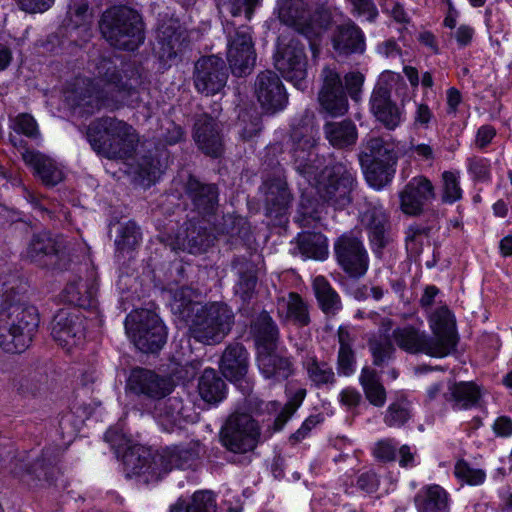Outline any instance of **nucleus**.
I'll return each mask as SVG.
<instances>
[{"mask_svg": "<svg viewBox=\"0 0 512 512\" xmlns=\"http://www.w3.org/2000/svg\"><path fill=\"white\" fill-rule=\"evenodd\" d=\"M279 19L308 40L313 57H316L323 27L315 21L305 0H283L279 5Z\"/></svg>", "mask_w": 512, "mask_h": 512, "instance_id": "13", "label": "nucleus"}, {"mask_svg": "<svg viewBox=\"0 0 512 512\" xmlns=\"http://www.w3.org/2000/svg\"><path fill=\"white\" fill-rule=\"evenodd\" d=\"M397 161H368L360 162L364 169L365 178L368 184L374 188L380 189L387 185L395 174V164Z\"/></svg>", "mask_w": 512, "mask_h": 512, "instance_id": "48", "label": "nucleus"}, {"mask_svg": "<svg viewBox=\"0 0 512 512\" xmlns=\"http://www.w3.org/2000/svg\"><path fill=\"white\" fill-rule=\"evenodd\" d=\"M336 259L340 267L350 276H363L369 265V257L362 240L353 233L341 235L334 244Z\"/></svg>", "mask_w": 512, "mask_h": 512, "instance_id": "17", "label": "nucleus"}, {"mask_svg": "<svg viewBox=\"0 0 512 512\" xmlns=\"http://www.w3.org/2000/svg\"><path fill=\"white\" fill-rule=\"evenodd\" d=\"M96 287L94 284L83 282L81 278L75 277L69 280L60 298L63 302L75 305L80 308H88L94 305Z\"/></svg>", "mask_w": 512, "mask_h": 512, "instance_id": "44", "label": "nucleus"}, {"mask_svg": "<svg viewBox=\"0 0 512 512\" xmlns=\"http://www.w3.org/2000/svg\"><path fill=\"white\" fill-rule=\"evenodd\" d=\"M26 282L16 275L0 274V348L7 353L25 351L39 325V317L34 306L24 302Z\"/></svg>", "mask_w": 512, "mask_h": 512, "instance_id": "2", "label": "nucleus"}, {"mask_svg": "<svg viewBox=\"0 0 512 512\" xmlns=\"http://www.w3.org/2000/svg\"><path fill=\"white\" fill-rule=\"evenodd\" d=\"M374 456L383 462H391L396 458V444L392 439L377 442L374 448Z\"/></svg>", "mask_w": 512, "mask_h": 512, "instance_id": "64", "label": "nucleus"}, {"mask_svg": "<svg viewBox=\"0 0 512 512\" xmlns=\"http://www.w3.org/2000/svg\"><path fill=\"white\" fill-rule=\"evenodd\" d=\"M198 393L208 404H218L226 396L227 385L215 369L206 368L198 379Z\"/></svg>", "mask_w": 512, "mask_h": 512, "instance_id": "43", "label": "nucleus"}, {"mask_svg": "<svg viewBox=\"0 0 512 512\" xmlns=\"http://www.w3.org/2000/svg\"><path fill=\"white\" fill-rule=\"evenodd\" d=\"M368 347L373 357V364L383 366L393 358L395 347L388 336L372 337L368 340Z\"/></svg>", "mask_w": 512, "mask_h": 512, "instance_id": "52", "label": "nucleus"}, {"mask_svg": "<svg viewBox=\"0 0 512 512\" xmlns=\"http://www.w3.org/2000/svg\"><path fill=\"white\" fill-rule=\"evenodd\" d=\"M186 371L178 363L172 364L168 375L162 376V410L170 422H176L181 415L183 404L179 397H168L175 386L185 378Z\"/></svg>", "mask_w": 512, "mask_h": 512, "instance_id": "37", "label": "nucleus"}, {"mask_svg": "<svg viewBox=\"0 0 512 512\" xmlns=\"http://www.w3.org/2000/svg\"><path fill=\"white\" fill-rule=\"evenodd\" d=\"M254 93L262 109L270 114L282 110L288 102L284 85L272 70H264L257 75Z\"/></svg>", "mask_w": 512, "mask_h": 512, "instance_id": "20", "label": "nucleus"}, {"mask_svg": "<svg viewBox=\"0 0 512 512\" xmlns=\"http://www.w3.org/2000/svg\"><path fill=\"white\" fill-rule=\"evenodd\" d=\"M186 512H216V501L213 492L197 491L191 502L186 506Z\"/></svg>", "mask_w": 512, "mask_h": 512, "instance_id": "58", "label": "nucleus"}, {"mask_svg": "<svg viewBox=\"0 0 512 512\" xmlns=\"http://www.w3.org/2000/svg\"><path fill=\"white\" fill-rule=\"evenodd\" d=\"M182 233L167 239L166 245L173 251L187 250L191 254L206 252L216 239L213 232L202 221H188Z\"/></svg>", "mask_w": 512, "mask_h": 512, "instance_id": "25", "label": "nucleus"}, {"mask_svg": "<svg viewBox=\"0 0 512 512\" xmlns=\"http://www.w3.org/2000/svg\"><path fill=\"white\" fill-rule=\"evenodd\" d=\"M454 474L458 479H461L470 485H478L485 479V473L483 470L471 468L464 460H459L456 463Z\"/></svg>", "mask_w": 512, "mask_h": 512, "instance_id": "59", "label": "nucleus"}, {"mask_svg": "<svg viewBox=\"0 0 512 512\" xmlns=\"http://www.w3.org/2000/svg\"><path fill=\"white\" fill-rule=\"evenodd\" d=\"M58 446L45 447L40 456H33L31 452L23 451L15 454L7 452L11 474L21 482L32 487L40 481L50 482L57 472V464L61 456Z\"/></svg>", "mask_w": 512, "mask_h": 512, "instance_id": "8", "label": "nucleus"}, {"mask_svg": "<svg viewBox=\"0 0 512 512\" xmlns=\"http://www.w3.org/2000/svg\"><path fill=\"white\" fill-rule=\"evenodd\" d=\"M323 130L328 142L337 149H346L355 145L358 138L357 127L350 119L327 122Z\"/></svg>", "mask_w": 512, "mask_h": 512, "instance_id": "42", "label": "nucleus"}, {"mask_svg": "<svg viewBox=\"0 0 512 512\" xmlns=\"http://www.w3.org/2000/svg\"><path fill=\"white\" fill-rule=\"evenodd\" d=\"M11 128L15 132L30 138L35 137L38 134V126L35 119L33 116L27 113H21L17 115L12 120Z\"/></svg>", "mask_w": 512, "mask_h": 512, "instance_id": "60", "label": "nucleus"}, {"mask_svg": "<svg viewBox=\"0 0 512 512\" xmlns=\"http://www.w3.org/2000/svg\"><path fill=\"white\" fill-rule=\"evenodd\" d=\"M411 417L409 402L406 399H399L391 403L385 413L384 422L389 427H400Z\"/></svg>", "mask_w": 512, "mask_h": 512, "instance_id": "54", "label": "nucleus"}, {"mask_svg": "<svg viewBox=\"0 0 512 512\" xmlns=\"http://www.w3.org/2000/svg\"><path fill=\"white\" fill-rule=\"evenodd\" d=\"M126 389L143 399L144 409L154 413L160 404V377L155 371L136 367L131 370Z\"/></svg>", "mask_w": 512, "mask_h": 512, "instance_id": "24", "label": "nucleus"}, {"mask_svg": "<svg viewBox=\"0 0 512 512\" xmlns=\"http://www.w3.org/2000/svg\"><path fill=\"white\" fill-rule=\"evenodd\" d=\"M188 44L187 30L178 19H170L165 23L162 30V68L178 63Z\"/></svg>", "mask_w": 512, "mask_h": 512, "instance_id": "28", "label": "nucleus"}, {"mask_svg": "<svg viewBox=\"0 0 512 512\" xmlns=\"http://www.w3.org/2000/svg\"><path fill=\"white\" fill-rule=\"evenodd\" d=\"M273 58L274 66L282 77L293 83L295 87L304 89L308 66L304 44L295 37L287 42L280 39Z\"/></svg>", "mask_w": 512, "mask_h": 512, "instance_id": "11", "label": "nucleus"}, {"mask_svg": "<svg viewBox=\"0 0 512 512\" xmlns=\"http://www.w3.org/2000/svg\"><path fill=\"white\" fill-rule=\"evenodd\" d=\"M444 182V202L453 203L461 198V188L454 173L445 171L442 175Z\"/></svg>", "mask_w": 512, "mask_h": 512, "instance_id": "62", "label": "nucleus"}, {"mask_svg": "<svg viewBox=\"0 0 512 512\" xmlns=\"http://www.w3.org/2000/svg\"><path fill=\"white\" fill-rule=\"evenodd\" d=\"M120 458L127 477H141L146 484L158 482L160 474L150 447L135 443Z\"/></svg>", "mask_w": 512, "mask_h": 512, "instance_id": "22", "label": "nucleus"}, {"mask_svg": "<svg viewBox=\"0 0 512 512\" xmlns=\"http://www.w3.org/2000/svg\"><path fill=\"white\" fill-rule=\"evenodd\" d=\"M99 28L110 46L125 51H134L145 40L141 15L127 6H114L101 16Z\"/></svg>", "mask_w": 512, "mask_h": 512, "instance_id": "5", "label": "nucleus"}, {"mask_svg": "<svg viewBox=\"0 0 512 512\" xmlns=\"http://www.w3.org/2000/svg\"><path fill=\"white\" fill-rule=\"evenodd\" d=\"M431 322L434 333L431 339L444 357L455 349L458 342L454 316L446 306H442L433 313Z\"/></svg>", "mask_w": 512, "mask_h": 512, "instance_id": "29", "label": "nucleus"}, {"mask_svg": "<svg viewBox=\"0 0 512 512\" xmlns=\"http://www.w3.org/2000/svg\"><path fill=\"white\" fill-rule=\"evenodd\" d=\"M193 460V453L180 447H167L162 451V472H170L174 468H184Z\"/></svg>", "mask_w": 512, "mask_h": 512, "instance_id": "53", "label": "nucleus"}, {"mask_svg": "<svg viewBox=\"0 0 512 512\" xmlns=\"http://www.w3.org/2000/svg\"><path fill=\"white\" fill-rule=\"evenodd\" d=\"M251 334L254 338L257 353L277 350L279 329L267 311H262L251 323Z\"/></svg>", "mask_w": 512, "mask_h": 512, "instance_id": "38", "label": "nucleus"}, {"mask_svg": "<svg viewBox=\"0 0 512 512\" xmlns=\"http://www.w3.org/2000/svg\"><path fill=\"white\" fill-rule=\"evenodd\" d=\"M314 180L319 198L328 206L343 210L353 202V192L358 182L357 172L351 163L329 164Z\"/></svg>", "mask_w": 512, "mask_h": 512, "instance_id": "7", "label": "nucleus"}, {"mask_svg": "<svg viewBox=\"0 0 512 512\" xmlns=\"http://www.w3.org/2000/svg\"><path fill=\"white\" fill-rule=\"evenodd\" d=\"M276 309L278 317L283 321H291L299 327L310 324L308 304L298 293L290 292L287 297H279L276 302Z\"/></svg>", "mask_w": 512, "mask_h": 512, "instance_id": "39", "label": "nucleus"}, {"mask_svg": "<svg viewBox=\"0 0 512 512\" xmlns=\"http://www.w3.org/2000/svg\"><path fill=\"white\" fill-rule=\"evenodd\" d=\"M171 312L189 327L190 336L205 345L221 343L234 325V313L224 302L205 305L193 300V291L182 287L173 293Z\"/></svg>", "mask_w": 512, "mask_h": 512, "instance_id": "3", "label": "nucleus"}, {"mask_svg": "<svg viewBox=\"0 0 512 512\" xmlns=\"http://www.w3.org/2000/svg\"><path fill=\"white\" fill-rule=\"evenodd\" d=\"M443 398L451 403L453 409H469L478 405L481 392L473 382H454L448 386Z\"/></svg>", "mask_w": 512, "mask_h": 512, "instance_id": "40", "label": "nucleus"}, {"mask_svg": "<svg viewBox=\"0 0 512 512\" xmlns=\"http://www.w3.org/2000/svg\"><path fill=\"white\" fill-rule=\"evenodd\" d=\"M307 372L310 380L316 386L333 384L335 382V374L332 367L326 362H320L315 358L308 362Z\"/></svg>", "mask_w": 512, "mask_h": 512, "instance_id": "55", "label": "nucleus"}, {"mask_svg": "<svg viewBox=\"0 0 512 512\" xmlns=\"http://www.w3.org/2000/svg\"><path fill=\"white\" fill-rule=\"evenodd\" d=\"M332 43L334 50L345 56L361 54L366 47L363 31L350 19L335 28Z\"/></svg>", "mask_w": 512, "mask_h": 512, "instance_id": "33", "label": "nucleus"}, {"mask_svg": "<svg viewBox=\"0 0 512 512\" xmlns=\"http://www.w3.org/2000/svg\"><path fill=\"white\" fill-rule=\"evenodd\" d=\"M257 365L266 379H272L275 382L288 379L294 372L291 359L277 353V350L257 353Z\"/></svg>", "mask_w": 512, "mask_h": 512, "instance_id": "36", "label": "nucleus"}, {"mask_svg": "<svg viewBox=\"0 0 512 512\" xmlns=\"http://www.w3.org/2000/svg\"><path fill=\"white\" fill-rule=\"evenodd\" d=\"M313 289L317 303L326 316H335L342 309L339 294L332 288L323 276H317L313 281Z\"/></svg>", "mask_w": 512, "mask_h": 512, "instance_id": "46", "label": "nucleus"}, {"mask_svg": "<svg viewBox=\"0 0 512 512\" xmlns=\"http://www.w3.org/2000/svg\"><path fill=\"white\" fill-rule=\"evenodd\" d=\"M125 329L140 351H160V318L155 311L141 309L131 312L125 319Z\"/></svg>", "mask_w": 512, "mask_h": 512, "instance_id": "12", "label": "nucleus"}, {"mask_svg": "<svg viewBox=\"0 0 512 512\" xmlns=\"http://www.w3.org/2000/svg\"><path fill=\"white\" fill-rule=\"evenodd\" d=\"M141 232L139 227L133 221L121 224L115 239L116 252L118 254L129 253L140 243Z\"/></svg>", "mask_w": 512, "mask_h": 512, "instance_id": "51", "label": "nucleus"}, {"mask_svg": "<svg viewBox=\"0 0 512 512\" xmlns=\"http://www.w3.org/2000/svg\"><path fill=\"white\" fill-rule=\"evenodd\" d=\"M236 127L242 141H253L260 136L263 130L262 117L255 109L243 110L239 113Z\"/></svg>", "mask_w": 512, "mask_h": 512, "instance_id": "50", "label": "nucleus"}, {"mask_svg": "<svg viewBox=\"0 0 512 512\" xmlns=\"http://www.w3.org/2000/svg\"><path fill=\"white\" fill-rule=\"evenodd\" d=\"M218 103L214 104L212 114L206 112L195 117L193 126V139L205 155L217 158L224 150L223 134L220 123L217 121L221 111Z\"/></svg>", "mask_w": 512, "mask_h": 512, "instance_id": "15", "label": "nucleus"}, {"mask_svg": "<svg viewBox=\"0 0 512 512\" xmlns=\"http://www.w3.org/2000/svg\"><path fill=\"white\" fill-rule=\"evenodd\" d=\"M392 336L398 347L408 353H425L433 357H443V352L437 349L433 340L414 327L397 328Z\"/></svg>", "mask_w": 512, "mask_h": 512, "instance_id": "35", "label": "nucleus"}, {"mask_svg": "<svg viewBox=\"0 0 512 512\" xmlns=\"http://www.w3.org/2000/svg\"><path fill=\"white\" fill-rule=\"evenodd\" d=\"M298 248L306 258L323 260L328 254L327 239L321 233L303 232L298 236Z\"/></svg>", "mask_w": 512, "mask_h": 512, "instance_id": "49", "label": "nucleus"}, {"mask_svg": "<svg viewBox=\"0 0 512 512\" xmlns=\"http://www.w3.org/2000/svg\"><path fill=\"white\" fill-rule=\"evenodd\" d=\"M97 83L83 76L75 77L65 92L69 106L79 114L92 115L101 108L117 109L140 84V75L132 63L118 68L114 59L100 56L88 65Z\"/></svg>", "mask_w": 512, "mask_h": 512, "instance_id": "1", "label": "nucleus"}, {"mask_svg": "<svg viewBox=\"0 0 512 512\" xmlns=\"http://www.w3.org/2000/svg\"><path fill=\"white\" fill-rule=\"evenodd\" d=\"M185 192L195 210L203 216L212 215L218 208L219 190L216 184L205 183L189 175Z\"/></svg>", "mask_w": 512, "mask_h": 512, "instance_id": "30", "label": "nucleus"}, {"mask_svg": "<svg viewBox=\"0 0 512 512\" xmlns=\"http://www.w3.org/2000/svg\"><path fill=\"white\" fill-rule=\"evenodd\" d=\"M84 316L77 308L60 309L51 322V335L63 349L70 351L85 338Z\"/></svg>", "mask_w": 512, "mask_h": 512, "instance_id": "16", "label": "nucleus"}, {"mask_svg": "<svg viewBox=\"0 0 512 512\" xmlns=\"http://www.w3.org/2000/svg\"><path fill=\"white\" fill-rule=\"evenodd\" d=\"M265 187V214L276 225L286 221V213L292 196L287 182L275 177L264 182Z\"/></svg>", "mask_w": 512, "mask_h": 512, "instance_id": "27", "label": "nucleus"}, {"mask_svg": "<svg viewBox=\"0 0 512 512\" xmlns=\"http://www.w3.org/2000/svg\"><path fill=\"white\" fill-rule=\"evenodd\" d=\"M418 512H448L449 499L447 492L439 485H431L421 489L414 498Z\"/></svg>", "mask_w": 512, "mask_h": 512, "instance_id": "45", "label": "nucleus"}, {"mask_svg": "<svg viewBox=\"0 0 512 512\" xmlns=\"http://www.w3.org/2000/svg\"><path fill=\"white\" fill-rule=\"evenodd\" d=\"M193 79L198 92L207 96L219 93L228 79L224 60L215 55L201 57L195 63Z\"/></svg>", "mask_w": 512, "mask_h": 512, "instance_id": "18", "label": "nucleus"}, {"mask_svg": "<svg viewBox=\"0 0 512 512\" xmlns=\"http://www.w3.org/2000/svg\"><path fill=\"white\" fill-rule=\"evenodd\" d=\"M81 132L98 155L107 159H127L133 155L139 142L135 129L115 117H99Z\"/></svg>", "mask_w": 512, "mask_h": 512, "instance_id": "4", "label": "nucleus"}, {"mask_svg": "<svg viewBox=\"0 0 512 512\" xmlns=\"http://www.w3.org/2000/svg\"><path fill=\"white\" fill-rule=\"evenodd\" d=\"M104 439L110 444L117 458H120L125 450H128L130 446L135 444L120 426L110 427L104 434Z\"/></svg>", "mask_w": 512, "mask_h": 512, "instance_id": "56", "label": "nucleus"}, {"mask_svg": "<svg viewBox=\"0 0 512 512\" xmlns=\"http://www.w3.org/2000/svg\"><path fill=\"white\" fill-rule=\"evenodd\" d=\"M261 0H223L221 5L233 17L244 14L247 20H250L255 8L260 4Z\"/></svg>", "mask_w": 512, "mask_h": 512, "instance_id": "57", "label": "nucleus"}, {"mask_svg": "<svg viewBox=\"0 0 512 512\" xmlns=\"http://www.w3.org/2000/svg\"><path fill=\"white\" fill-rule=\"evenodd\" d=\"M380 160L397 161L395 144L383 137L368 135L361 144L359 162Z\"/></svg>", "mask_w": 512, "mask_h": 512, "instance_id": "41", "label": "nucleus"}, {"mask_svg": "<svg viewBox=\"0 0 512 512\" xmlns=\"http://www.w3.org/2000/svg\"><path fill=\"white\" fill-rule=\"evenodd\" d=\"M231 272L236 277L235 294L243 302H249L255 294L258 268L254 260L246 256H235L231 261Z\"/></svg>", "mask_w": 512, "mask_h": 512, "instance_id": "32", "label": "nucleus"}, {"mask_svg": "<svg viewBox=\"0 0 512 512\" xmlns=\"http://www.w3.org/2000/svg\"><path fill=\"white\" fill-rule=\"evenodd\" d=\"M25 257L39 266L58 270L67 269L70 262L65 239L46 231L32 236Z\"/></svg>", "mask_w": 512, "mask_h": 512, "instance_id": "10", "label": "nucleus"}, {"mask_svg": "<svg viewBox=\"0 0 512 512\" xmlns=\"http://www.w3.org/2000/svg\"><path fill=\"white\" fill-rule=\"evenodd\" d=\"M400 209L410 216L422 214L424 206L435 198L434 186L424 176L412 178L399 193Z\"/></svg>", "mask_w": 512, "mask_h": 512, "instance_id": "26", "label": "nucleus"}, {"mask_svg": "<svg viewBox=\"0 0 512 512\" xmlns=\"http://www.w3.org/2000/svg\"><path fill=\"white\" fill-rule=\"evenodd\" d=\"M359 382L363 388L366 399L375 407H382L386 402V389L381 383L377 371L364 367L361 370Z\"/></svg>", "mask_w": 512, "mask_h": 512, "instance_id": "47", "label": "nucleus"}, {"mask_svg": "<svg viewBox=\"0 0 512 512\" xmlns=\"http://www.w3.org/2000/svg\"><path fill=\"white\" fill-rule=\"evenodd\" d=\"M391 93V85L379 79L371 93L369 106L378 122L388 130H395L402 121V111Z\"/></svg>", "mask_w": 512, "mask_h": 512, "instance_id": "21", "label": "nucleus"}, {"mask_svg": "<svg viewBox=\"0 0 512 512\" xmlns=\"http://www.w3.org/2000/svg\"><path fill=\"white\" fill-rule=\"evenodd\" d=\"M260 438L258 423L247 413L231 414L220 431L222 445L233 453L253 451Z\"/></svg>", "mask_w": 512, "mask_h": 512, "instance_id": "9", "label": "nucleus"}, {"mask_svg": "<svg viewBox=\"0 0 512 512\" xmlns=\"http://www.w3.org/2000/svg\"><path fill=\"white\" fill-rule=\"evenodd\" d=\"M257 54L251 36V28L241 25L228 32L227 61L236 77H244L253 71Z\"/></svg>", "mask_w": 512, "mask_h": 512, "instance_id": "14", "label": "nucleus"}, {"mask_svg": "<svg viewBox=\"0 0 512 512\" xmlns=\"http://www.w3.org/2000/svg\"><path fill=\"white\" fill-rule=\"evenodd\" d=\"M22 159L44 186L51 188L64 180L62 167L51 157L39 151L26 149L22 153Z\"/></svg>", "mask_w": 512, "mask_h": 512, "instance_id": "31", "label": "nucleus"}, {"mask_svg": "<svg viewBox=\"0 0 512 512\" xmlns=\"http://www.w3.org/2000/svg\"><path fill=\"white\" fill-rule=\"evenodd\" d=\"M294 169L307 181L317 177V171L321 166V160L315 151V140L304 135L299 129L291 133Z\"/></svg>", "mask_w": 512, "mask_h": 512, "instance_id": "23", "label": "nucleus"}, {"mask_svg": "<svg viewBox=\"0 0 512 512\" xmlns=\"http://www.w3.org/2000/svg\"><path fill=\"white\" fill-rule=\"evenodd\" d=\"M219 368L229 381L242 380L249 369V353L245 346L239 342L227 345L219 361Z\"/></svg>", "mask_w": 512, "mask_h": 512, "instance_id": "34", "label": "nucleus"}, {"mask_svg": "<svg viewBox=\"0 0 512 512\" xmlns=\"http://www.w3.org/2000/svg\"><path fill=\"white\" fill-rule=\"evenodd\" d=\"M361 221L367 230L373 253L376 257L382 258L384 250L393 242L388 214L382 206L369 205L363 212Z\"/></svg>", "mask_w": 512, "mask_h": 512, "instance_id": "19", "label": "nucleus"}, {"mask_svg": "<svg viewBox=\"0 0 512 512\" xmlns=\"http://www.w3.org/2000/svg\"><path fill=\"white\" fill-rule=\"evenodd\" d=\"M351 5V14L356 17H365L367 21L374 22L378 17V9L373 0H346Z\"/></svg>", "mask_w": 512, "mask_h": 512, "instance_id": "61", "label": "nucleus"}, {"mask_svg": "<svg viewBox=\"0 0 512 512\" xmlns=\"http://www.w3.org/2000/svg\"><path fill=\"white\" fill-rule=\"evenodd\" d=\"M160 161L157 158L144 156L139 163V175L143 180H147V185L155 183L158 177V164Z\"/></svg>", "mask_w": 512, "mask_h": 512, "instance_id": "63", "label": "nucleus"}, {"mask_svg": "<svg viewBox=\"0 0 512 512\" xmlns=\"http://www.w3.org/2000/svg\"><path fill=\"white\" fill-rule=\"evenodd\" d=\"M321 87L318 91L320 112L331 117L343 116L348 112V94L358 101L362 92L364 76L360 72H349L342 78L335 68L325 66L320 74Z\"/></svg>", "mask_w": 512, "mask_h": 512, "instance_id": "6", "label": "nucleus"}]
</instances>
